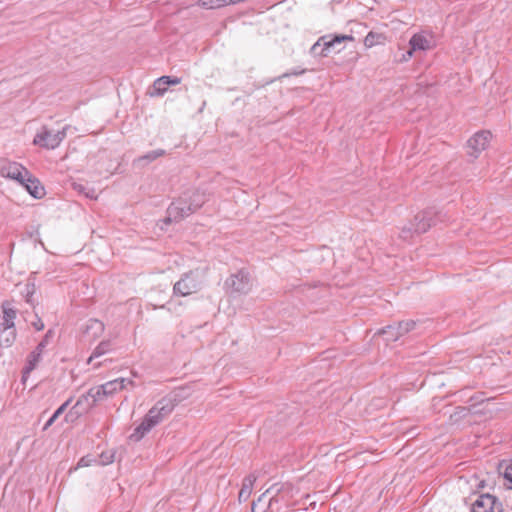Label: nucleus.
Returning a JSON list of instances; mask_svg holds the SVG:
<instances>
[{"label":"nucleus","mask_w":512,"mask_h":512,"mask_svg":"<svg viewBox=\"0 0 512 512\" xmlns=\"http://www.w3.org/2000/svg\"><path fill=\"white\" fill-rule=\"evenodd\" d=\"M386 341H397L401 337V332L395 329V324L389 325L380 331Z\"/></svg>","instance_id":"393cba45"},{"label":"nucleus","mask_w":512,"mask_h":512,"mask_svg":"<svg viewBox=\"0 0 512 512\" xmlns=\"http://www.w3.org/2000/svg\"><path fill=\"white\" fill-rule=\"evenodd\" d=\"M385 41L386 36L383 33L370 31L364 39V45L366 48H372L376 45L384 44Z\"/></svg>","instance_id":"412c9836"},{"label":"nucleus","mask_w":512,"mask_h":512,"mask_svg":"<svg viewBox=\"0 0 512 512\" xmlns=\"http://www.w3.org/2000/svg\"><path fill=\"white\" fill-rule=\"evenodd\" d=\"M27 192L36 199H41L45 195V189L40 181L30 172L25 176L22 182H19Z\"/></svg>","instance_id":"4468645a"},{"label":"nucleus","mask_w":512,"mask_h":512,"mask_svg":"<svg viewBox=\"0 0 512 512\" xmlns=\"http://www.w3.org/2000/svg\"><path fill=\"white\" fill-rule=\"evenodd\" d=\"M57 419L54 418V416L52 415L48 421L45 423L44 427H43V430H47L50 426L53 425V423L56 421Z\"/></svg>","instance_id":"4c0bfd02"},{"label":"nucleus","mask_w":512,"mask_h":512,"mask_svg":"<svg viewBox=\"0 0 512 512\" xmlns=\"http://www.w3.org/2000/svg\"><path fill=\"white\" fill-rule=\"evenodd\" d=\"M162 79L164 80L165 84H167V86L177 85L181 82L180 78L178 77L162 76Z\"/></svg>","instance_id":"f704fd0d"},{"label":"nucleus","mask_w":512,"mask_h":512,"mask_svg":"<svg viewBox=\"0 0 512 512\" xmlns=\"http://www.w3.org/2000/svg\"><path fill=\"white\" fill-rule=\"evenodd\" d=\"M94 357H96V348L92 351L91 355L89 356L88 363H90Z\"/></svg>","instance_id":"79ce46f5"},{"label":"nucleus","mask_w":512,"mask_h":512,"mask_svg":"<svg viewBox=\"0 0 512 512\" xmlns=\"http://www.w3.org/2000/svg\"><path fill=\"white\" fill-rule=\"evenodd\" d=\"M28 170L17 162H11L5 159L0 160V176L22 182L28 175Z\"/></svg>","instance_id":"1a4fd4ad"},{"label":"nucleus","mask_w":512,"mask_h":512,"mask_svg":"<svg viewBox=\"0 0 512 512\" xmlns=\"http://www.w3.org/2000/svg\"><path fill=\"white\" fill-rule=\"evenodd\" d=\"M188 198L189 204L193 207V213L197 211L206 201L205 194L200 191H194L190 194H184Z\"/></svg>","instance_id":"4be33fe9"},{"label":"nucleus","mask_w":512,"mask_h":512,"mask_svg":"<svg viewBox=\"0 0 512 512\" xmlns=\"http://www.w3.org/2000/svg\"><path fill=\"white\" fill-rule=\"evenodd\" d=\"M2 322L0 323V328L5 329H13L15 328L14 320L17 315L16 309H14L9 302L2 303Z\"/></svg>","instance_id":"f3484780"},{"label":"nucleus","mask_w":512,"mask_h":512,"mask_svg":"<svg viewBox=\"0 0 512 512\" xmlns=\"http://www.w3.org/2000/svg\"><path fill=\"white\" fill-rule=\"evenodd\" d=\"M33 294H34V285H26V295L25 300L27 303L33 305Z\"/></svg>","instance_id":"2f4dec72"},{"label":"nucleus","mask_w":512,"mask_h":512,"mask_svg":"<svg viewBox=\"0 0 512 512\" xmlns=\"http://www.w3.org/2000/svg\"><path fill=\"white\" fill-rule=\"evenodd\" d=\"M415 231L417 233H425L434 223L431 221L429 212H422L415 217Z\"/></svg>","instance_id":"aec40b11"},{"label":"nucleus","mask_w":512,"mask_h":512,"mask_svg":"<svg viewBox=\"0 0 512 512\" xmlns=\"http://www.w3.org/2000/svg\"><path fill=\"white\" fill-rule=\"evenodd\" d=\"M115 452L113 450L103 451L99 455L100 463L102 465H108L114 461Z\"/></svg>","instance_id":"7c9ffc66"},{"label":"nucleus","mask_w":512,"mask_h":512,"mask_svg":"<svg viewBox=\"0 0 512 512\" xmlns=\"http://www.w3.org/2000/svg\"><path fill=\"white\" fill-rule=\"evenodd\" d=\"M95 462V458L92 455H86L83 456L77 463V465L72 469L69 470V473H71L73 470H77L79 468L83 467H89Z\"/></svg>","instance_id":"c756f323"},{"label":"nucleus","mask_w":512,"mask_h":512,"mask_svg":"<svg viewBox=\"0 0 512 512\" xmlns=\"http://www.w3.org/2000/svg\"><path fill=\"white\" fill-rule=\"evenodd\" d=\"M353 40L352 35H324L313 44L311 52L321 57H327L331 52L339 53L344 48L343 42Z\"/></svg>","instance_id":"f03ea898"},{"label":"nucleus","mask_w":512,"mask_h":512,"mask_svg":"<svg viewBox=\"0 0 512 512\" xmlns=\"http://www.w3.org/2000/svg\"><path fill=\"white\" fill-rule=\"evenodd\" d=\"M32 325L37 331H41L44 329V323L39 317H37V319L34 322H32Z\"/></svg>","instance_id":"c9c22d12"},{"label":"nucleus","mask_w":512,"mask_h":512,"mask_svg":"<svg viewBox=\"0 0 512 512\" xmlns=\"http://www.w3.org/2000/svg\"><path fill=\"white\" fill-rule=\"evenodd\" d=\"M409 45L408 57H411L416 51H427L433 47L431 38L424 33L414 34L409 41Z\"/></svg>","instance_id":"ddd939ff"},{"label":"nucleus","mask_w":512,"mask_h":512,"mask_svg":"<svg viewBox=\"0 0 512 512\" xmlns=\"http://www.w3.org/2000/svg\"><path fill=\"white\" fill-rule=\"evenodd\" d=\"M57 419L54 418V416L52 415L48 421L45 423L44 427H43V430H47L50 426L53 425V423L56 421Z\"/></svg>","instance_id":"58836bf2"},{"label":"nucleus","mask_w":512,"mask_h":512,"mask_svg":"<svg viewBox=\"0 0 512 512\" xmlns=\"http://www.w3.org/2000/svg\"><path fill=\"white\" fill-rule=\"evenodd\" d=\"M472 512H503L502 503L491 494H481L472 504Z\"/></svg>","instance_id":"6e6552de"},{"label":"nucleus","mask_w":512,"mask_h":512,"mask_svg":"<svg viewBox=\"0 0 512 512\" xmlns=\"http://www.w3.org/2000/svg\"><path fill=\"white\" fill-rule=\"evenodd\" d=\"M199 4L206 9H216L228 4H232V0H200Z\"/></svg>","instance_id":"b1692460"},{"label":"nucleus","mask_w":512,"mask_h":512,"mask_svg":"<svg viewBox=\"0 0 512 512\" xmlns=\"http://www.w3.org/2000/svg\"><path fill=\"white\" fill-rule=\"evenodd\" d=\"M416 323L412 320L403 321L395 324V329L397 331L401 332V337L408 333L409 331L413 330Z\"/></svg>","instance_id":"cd10ccee"},{"label":"nucleus","mask_w":512,"mask_h":512,"mask_svg":"<svg viewBox=\"0 0 512 512\" xmlns=\"http://www.w3.org/2000/svg\"><path fill=\"white\" fill-rule=\"evenodd\" d=\"M503 476L510 483L509 488L512 489V463L505 468Z\"/></svg>","instance_id":"72a5a7b5"},{"label":"nucleus","mask_w":512,"mask_h":512,"mask_svg":"<svg viewBox=\"0 0 512 512\" xmlns=\"http://www.w3.org/2000/svg\"><path fill=\"white\" fill-rule=\"evenodd\" d=\"M72 187L79 195H83L85 198L90 200L96 199L95 189L88 182L79 180L77 182H73Z\"/></svg>","instance_id":"6ab92c4d"},{"label":"nucleus","mask_w":512,"mask_h":512,"mask_svg":"<svg viewBox=\"0 0 512 512\" xmlns=\"http://www.w3.org/2000/svg\"><path fill=\"white\" fill-rule=\"evenodd\" d=\"M275 489V493L270 494L271 512H285L292 499V487L289 484L277 483L269 487Z\"/></svg>","instance_id":"20e7f679"},{"label":"nucleus","mask_w":512,"mask_h":512,"mask_svg":"<svg viewBox=\"0 0 512 512\" xmlns=\"http://www.w3.org/2000/svg\"><path fill=\"white\" fill-rule=\"evenodd\" d=\"M52 336V331L48 330L45 334L44 338L41 340V342L37 345L34 351L30 353L27 359V364L23 370V380H25L26 375H28L32 370L35 369L37 364L39 363L41 359V355L46 348L49 338Z\"/></svg>","instance_id":"9d476101"},{"label":"nucleus","mask_w":512,"mask_h":512,"mask_svg":"<svg viewBox=\"0 0 512 512\" xmlns=\"http://www.w3.org/2000/svg\"><path fill=\"white\" fill-rule=\"evenodd\" d=\"M193 213V207L190 206L188 198L181 196L178 200L172 202L167 209L166 222H178Z\"/></svg>","instance_id":"423d86ee"},{"label":"nucleus","mask_w":512,"mask_h":512,"mask_svg":"<svg viewBox=\"0 0 512 512\" xmlns=\"http://www.w3.org/2000/svg\"><path fill=\"white\" fill-rule=\"evenodd\" d=\"M416 323L412 320L403 321L395 324V329L397 331L401 332V337L408 333L409 331L413 330Z\"/></svg>","instance_id":"bb28decb"},{"label":"nucleus","mask_w":512,"mask_h":512,"mask_svg":"<svg viewBox=\"0 0 512 512\" xmlns=\"http://www.w3.org/2000/svg\"><path fill=\"white\" fill-rule=\"evenodd\" d=\"M275 489H267L252 504V512H271L270 494L275 493Z\"/></svg>","instance_id":"dca6fc26"},{"label":"nucleus","mask_w":512,"mask_h":512,"mask_svg":"<svg viewBox=\"0 0 512 512\" xmlns=\"http://www.w3.org/2000/svg\"><path fill=\"white\" fill-rule=\"evenodd\" d=\"M65 135V130L52 133L49 129L43 127L42 131L35 135L33 143L42 148L55 149L60 145Z\"/></svg>","instance_id":"0eeeda50"},{"label":"nucleus","mask_w":512,"mask_h":512,"mask_svg":"<svg viewBox=\"0 0 512 512\" xmlns=\"http://www.w3.org/2000/svg\"><path fill=\"white\" fill-rule=\"evenodd\" d=\"M256 479L257 476L255 474H250L243 479L242 487L238 495V499L240 502H245L249 499Z\"/></svg>","instance_id":"a211bd4d"},{"label":"nucleus","mask_w":512,"mask_h":512,"mask_svg":"<svg viewBox=\"0 0 512 512\" xmlns=\"http://www.w3.org/2000/svg\"><path fill=\"white\" fill-rule=\"evenodd\" d=\"M227 284L234 292L247 294L252 287L249 274L245 271H239L227 280Z\"/></svg>","instance_id":"f8f14e48"},{"label":"nucleus","mask_w":512,"mask_h":512,"mask_svg":"<svg viewBox=\"0 0 512 512\" xmlns=\"http://www.w3.org/2000/svg\"><path fill=\"white\" fill-rule=\"evenodd\" d=\"M174 410V403L169 398H162L148 411L142 422L134 429L129 436L134 442L140 441L155 426L160 424Z\"/></svg>","instance_id":"f257e3e1"},{"label":"nucleus","mask_w":512,"mask_h":512,"mask_svg":"<svg viewBox=\"0 0 512 512\" xmlns=\"http://www.w3.org/2000/svg\"><path fill=\"white\" fill-rule=\"evenodd\" d=\"M57 419L54 418V416L52 415L48 421L45 423L44 427H43V430H47L50 426L53 425V423L56 421Z\"/></svg>","instance_id":"ea45409f"},{"label":"nucleus","mask_w":512,"mask_h":512,"mask_svg":"<svg viewBox=\"0 0 512 512\" xmlns=\"http://www.w3.org/2000/svg\"><path fill=\"white\" fill-rule=\"evenodd\" d=\"M203 273L198 269L185 273L179 281L174 284L173 293L177 296H188L197 292L201 287Z\"/></svg>","instance_id":"7ed1b4c3"},{"label":"nucleus","mask_w":512,"mask_h":512,"mask_svg":"<svg viewBox=\"0 0 512 512\" xmlns=\"http://www.w3.org/2000/svg\"><path fill=\"white\" fill-rule=\"evenodd\" d=\"M96 403V394L93 393V389H90L86 394L79 397L77 402L72 408L66 413L64 420L66 422H74L80 416L85 414L90 408Z\"/></svg>","instance_id":"39448f33"},{"label":"nucleus","mask_w":512,"mask_h":512,"mask_svg":"<svg viewBox=\"0 0 512 512\" xmlns=\"http://www.w3.org/2000/svg\"><path fill=\"white\" fill-rule=\"evenodd\" d=\"M16 339V329L0 328V346L10 347Z\"/></svg>","instance_id":"5701e85b"},{"label":"nucleus","mask_w":512,"mask_h":512,"mask_svg":"<svg viewBox=\"0 0 512 512\" xmlns=\"http://www.w3.org/2000/svg\"><path fill=\"white\" fill-rule=\"evenodd\" d=\"M71 403V399H68L66 402H64L54 413H53V416L54 418L58 419V417L60 415H62L66 409L68 408V406L70 405Z\"/></svg>","instance_id":"473e14b6"},{"label":"nucleus","mask_w":512,"mask_h":512,"mask_svg":"<svg viewBox=\"0 0 512 512\" xmlns=\"http://www.w3.org/2000/svg\"><path fill=\"white\" fill-rule=\"evenodd\" d=\"M107 351H108V348H107L106 343L102 342L101 344L98 345V352H97L98 357L101 354L106 353Z\"/></svg>","instance_id":"e433bc0d"},{"label":"nucleus","mask_w":512,"mask_h":512,"mask_svg":"<svg viewBox=\"0 0 512 512\" xmlns=\"http://www.w3.org/2000/svg\"><path fill=\"white\" fill-rule=\"evenodd\" d=\"M491 137L492 135L489 131H480L475 133L474 136L468 140V153L473 157H477L488 147Z\"/></svg>","instance_id":"9b49d317"},{"label":"nucleus","mask_w":512,"mask_h":512,"mask_svg":"<svg viewBox=\"0 0 512 512\" xmlns=\"http://www.w3.org/2000/svg\"><path fill=\"white\" fill-rule=\"evenodd\" d=\"M126 384L133 385V381L126 380L124 378H117L111 381H108L104 384H101L98 387V397L102 393L104 396L112 395L114 392L121 390L126 387Z\"/></svg>","instance_id":"2eb2a0df"},{"label":"nucleus","mask_w":512,"mask_h":512,"mask_svg":"<svg viewBox=\"0 0 512 512\" xmlns=\"http://www.w3.org/2000/svg\"><path fill=\"white\" fill-rule=\"evenodd\" d=\"M93 327V321L91 320V324L90 325H86L85 329L82 331V334H83V338L86 337V335L89 334V330Z\"/></svg>","instance_id":"a19ab883"},{"label":"nucleus","mask_w":512,"mask_h":512,"mask_svg":"<svg viewBox=\"0 0 512 512\" xmlns=\"http://www.w3.org/2000/svg\"><path fill=\"white\" fill-rule=\"evenodd\" d=\"M165 154V151L163 149H157V150H153V151H150L148 153H146L145 155L139 157L138 159L135 160V162H141V161H147V162H152L154 160H156L157 158L163 156Z\"/></svg>","instance_id":"a878e982"},{"label":"nucleus","mask_w":512,"mask_h":512,"mask_svg":"<svg viewBox=\"0 0 512 512\" xmlns=\"http://www.w3.org/2000/svg\"><path fill=\"white\" fill-rule=\"evenodd\" d=\"M167 84H165L162 77L156 79L153 84L154 93L152 95L162 96L167 91Z\"/></svg>","instance_id":"c85d7f7f"}]
</instances>
